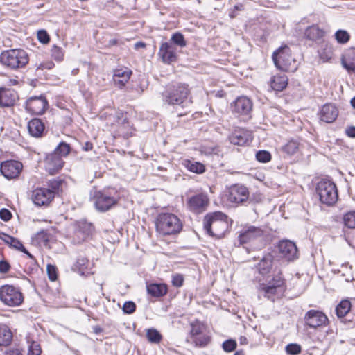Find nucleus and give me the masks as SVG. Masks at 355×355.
<instances>
[{
	"mask_svg": "<svg viewBox=\"0 0 355 355\" xmlns=\"http://www.w3.org/2000/svg\"><path fill=\"white\" fill-rule=\"evenodd\" d=\"M189 94L187 85L177 84L169 87L163 93V100L168 105L184 107L191 103V101L188 100Z\"/></svg>",
	"mask_w": 355,
	"mask_h": 355,
	"instance_id": "obj_3",
	"label": "nucleus"
},
{
	"mask_svg": "<svg viewBox=\"0 0 355 355\" xmlns=\"http://www.w3.org/2000/svg\"><path fill=\"white\" fill-rule=\"evenodd\" d=\"M158 55L166 64L174 62L178 58L177 47L171 42H164L159 47Z\"/></svg>",
	"mask_w": 355,
	"mask_h": 355,
	"instance_id": "obj_15",
	"label": "nucleus"
},
{
	"mask_svg": "<svg viewBox=\"0 0 355 355\" xmlns=\"http://www.w3.org/2000/svg\"><path fill=\"white\" fill-rule=\"evenodd\" d=\"M12 340V333L5 324H0V347L8 346Z\"/></svg>",
	"mask_w": 355,
	"mask_h": 355,
	"instance_id": "obj_34",
	"label": "nucleus"
},
{
	"mask_svg": "<svg viewBox=\"0 0 355 355\" xmlns=\"http://www.w3.org/2000/svg\"><path fill=\"white\" fill-rule=\"evenodd\" d=\"M101 117L105 119L107 121V123H110L111 125L125 124L128 122L127 118L123 112L115 111L112 109H109L107 112L102 114Z\"/></svg>",
	"mask_w": 355,
	"mask_h": 355,
	"instance_id": "obj_22",
	"label": "nucleus"
},
{
	"mask_svg": "<svg viewBox=\"0 0 355 355\" xmlns=\"http://www.w3.org/2000/svg\"><path fill=\"white\" fill-rule=\"evenodd\" d=\"M157 232L163 236L178 234L182 229V223L178 216L172 213H161L155 222Z\"/></svg>",
	"mask_w": 355,
	"mask_h": 355,
	"instance_id": "obj_2",
	"label": "nucleus"
},
{
	"mask_svg": "<svg viewBox=\"0 0 355 355\" xmlns=\"http://www.w3.org/2000/svg\"><path fill=\"white\" fill-rule=\"evenodd\" d=\"M209 199L204 194H198L190 198L187 206L190 211L199 214L204 211L208 205Z\"/></svg>",
	"mask_w": 355,
	"mask_h": 355,
	"instance_id": "obj_17",
	"label": "nucleus"
},
{
	"mask_svg": "<svg viewBox=\"0 0 355 355\" xmlns=\"http://www.w3.org/2000/svg\"><path fill=\"white\" fill-rule=\"evenodd\" d=\"M170 41V42L172 43L175 46H177L180 48H184L187 46V42L184 39V37L180 32L173 33L171 37Z\"/></svg>",
	"mask_w": 355,
	"mask_h": 355,
	"instance_id": "obj_40",
	"label": "nucleus"
},
{
	"mask_svg": "<svg viewBox=\"0 0 355 355\" xmlns=\"http://www.w3.org/2000/svg\"><path fill=\"white\" fill-rule=\"evenodd\" d=\"M341 64L349 74H355V48L347 49L341 57Z\"/></svg>",
	"mask_w": 355,
	"mask_h": 355,
	"instance_id": "obj_21",
	"label": "nucleus"
},
{
	"mask_svg": "<svg viewBox=\"0 0 355 355\" xmlns=\"http://www.w3.org/2000/svg\"><path fill=\"white\" fill-rule=\"evenodd\" d=\"M6 355H22L18 349H10L6 351Z\"/></svg>",
	"mask_w": 355,
	"mask_h": 355,
	"instance_id": "obj_60",
	"label": "nucleus"
},
{
	"mask_svg": "<svg viewBox=\"0 0 355 355\" xmlns=\"http://www.w3.org/2000/svg\"><path fill=\"white\" fill-rule=\"evenodd\" d=\"M319 56L322 62H329L334 56V53L331 47L326 46L323 49L319 52Z\"/></svg>",
	"mask_w": 355,
	"mask_h": 355,
	"instance_id": "obj_45",
	"label": "nucleus"
},
{
	"mask_svg": "<svg viewBox=\"0 0 355 355\" xmlns=\"http://www.w3.org/2000/svg\"><path fill=\"white\" fill-rule=\"evenodd\" d=\"M324 31L316 25L308 27L304 33L305 37L312 41L322 39L324 35Z\"/></svg>",
	"mask_w": 355,
	"mask_h": 355,
	"instance_id": "obj_32",
	"label": "nucleus"
},
{
	"mask_svg": "<svg viewBox=\"0 0 355 355\" xmlns=\"http://www.w3.org/2000/svg\"><path fill=\"white\" fill-rule=\"evenodd\" d=\"M53 198L54 191L48 188H37L31 194V200L37 206L47 205Z\"/></svg>",
	"mask_w": 355,
	"mask_h": 355,
	"instance_id": "obj_11",
	"label": "nucleus"
},
{
	"mask_svg": "<svg viewBox=\"0 0 355 355\" xmlns=\"http://www.w3.org/2000/svg\"><path fill=\"white\" fill-rule=\"evenodd\" d=\"M132 71L127 67H121L114 71L113 79L119 87L124 86L129 80Z\"/></svg>",
	"mask_w": 355,
	"mask_h": 355,
	"instance_id": "obj_27",
	"label": "nucleus"
},
{
	"mask_svg": "<svg viewBox=\"0 0 355 355\" xmlns=\"http://www.w3.org/2000/svg\"><path fill=\"white\" fill-rule=\"evenodd\" d=\"M136 309L135 304L132 301L125 302L123 306V311L127 314H131L135 312Z\"/></svg>",
	"mask_w": 355,
	"mask_h": 355,
	"instance_id": "obj_54",
	"label": "nucleus"
},
{
	"mask_svg": "<svg viewBox=\"0 0 355 355\" xmlns=\"http://www.w3.org/2000/svg\"><path fill=\"white\" fill-rule=\"evenodd\" d=\"M147 292L155 297L164 296L167 293V287L164 284H150L147 285Z\"/></svg>",
	"mask_w": 355,
	"mask_h": 355,
	"instance_id": "obj_33",
	"label": "nucleus"
},
{
	"mask_svg": "<svg viewBox=\"0 0 355 355\" xmlns=\"http://www.w3.org/2000/svg\"><path fill=\"white\" fill-rule=\"evenodd\" d=\"M0 239L8 245L10 248L19 250L26 254L29 258L34 259L33 256L26 250L21 242L17 239L11 236L4 232H0Z\"/></svg>",
	"mask_w": 355,
	"mask_h": 355,
	"instance_id": "obj_23",
	"label": "nucleus"
},
{
	"mask_svg": "<svg viewBox=\"0 0 355 355\" xmlns=\"http://www.w3.org/2000/svg\"><path fill=\"white\" fill-rule=\"evenodd\" d=\"M275 66L280 70L294 72L297 69V63L292 57L290 48L285 45L280 47L272 54Z\"/></svg>",
	"mask_w": 355,
	"mask_h": 355,
	"instance_id": "obj_4",
	"label": "nucleus"
},
{
	"mask_svg": "<svg viewBox=\"0 0 355 355\" xmlns=\"http://www.w3.org/2000/svg\"><path fill=\"white\" fill-rule=\"evenodd\" d=\"M344 225L350 229H355V211L346 213L343 218Z\"/></svg>",
	"mask_w": 355,
	"mask_h": 355,
	"instance_id": "obj_43",
	"label": "nucleus"
},
{
	"mask_svg": "<svg viewBox=\"0 0 355 355\" xmlns=\"http://www.w3.org/2000/svg\"><path fill=\"white\" fill-rule=\"evenodd\" d=\"M263 233L261 227L253 225L245 226L240 232L239 240L241 244L247 243L261 237Z\"/></svg>",
	"mask_w": 355,
	"mask_h": 355,
	"instance_id": "obj_14",
	"label": "nucleus"
},
{
	"mask_svg": "<svg viewBox=\"0 0 355 355\" xmlns=\"http://www.w3.org/2000/svg\"><path fill=\"white\" fill-rule=\"evenodd\" d=\"M301 351V346L295 343L288 344L286 347V352L290 355H297Z\"/></svg>",
	"mask_w": 355,
	"mask_h": 355,
	"instance_id": "obj_48",
	"label": "nucleus"
},
{
	"mask_svg": "<svg viewBox=\"0 0 355 355\" xmlns=\"http://www.w3.org/2000/svg\"><path fill=\"white\" fill-rule=\"evenodd\" d=\"M184 278L182 275H175L173 276L172 284L175 287H180L182 286Z\"/></svg>",
	"mask_w": 355,
	"mask_h": 355,
	"instance_id": "obj_56",
	"label": "nucleus"
},
{
	"mask_svg": "<svg viewBox=\"0 0 355 355\" xmlns=\"http://www.w3.org/2000/svg\"><path fill=\"white\" fill-rule=\"evenodd\" d=\"M272 266V259L270 257H264L259 262L258 268L259 272L264 275L269 272Z\"/></svg>",
	"mask_w": 355,
	"mask_h": 355,
	"instance_id": "obj_42",
	"label": "nucleus"
},
{
	"mask_svg": "<svg viewBox=\"0 0 355 355\" xmlns=\"http://www.w3.org/2000/svg\"><path fill=\"white\" fill-rule=\"evenodd\" d=\"M304 320L306 324L311 328L324 325L328 320L327 317L322 312L317 310L309 311L304 316Z\"/></svg>",
	"mask_w": 355,
	"mask_h": 355,
	"instance_id": "obj_16",
	"label": "nucleus"
},
{
	"mask_svg": "<svg viewBox=\"0 0 355 355\" xmlns=\"http://www.w3.org/2000/svg\"><path fill=\"white\" fill-rule=\"evenodd\" d=\"M1 62L12 69L25 67L28 62V55L23 49H10L3 52Z\"/></svg>",
	"mask_w": 355,
	"mask_h": 355,
	"instance_id": "obj_5",
	"label": "nucleus"
},
{
	"mask_svg": "<svg viewBox=\"0 0 355 355\" xmlns=\"http://www.w3.org/2000/svg\"><path fill=\"white\" fill-rule=\"evenodd\" d=\"M48 103L43 97H31L26 103V109L33 114L40 115L44 112Z\"/></svg>",
	"mask_w": 355,
	"mask_h": 355,
	"instance_id": "obj_18",
	"label": "nucleus"
},
{
	"mask_svg": "<svg viewBox=\"0 0 355 355\" xmlns=\"http://www.w3.org/2000/svg\"><path fill=\"white\" fill-rule=\"evenodd\" d=\"M89 260L85 257L80 256L73 265L72 270L80 275H87L89 273Z\"/></svg>",
	"mask_w": 355,
	"mask_h": 355,
	"instance_id": "obj_30",
	"label": "nucleus"
},
{
	"mask_svg": "<svg viewBox=\"0 0 355 355\" xmlns=\"http://www.w3.org/2000/svg\"><path fill=\"white\" fill-rule=\"evenodd\" d=\"M249 198L248 189L243 185L236 184L232 185L229 189L228 200L236 205H242Z\"/></svg>",
	"mask_w": 355,
	"mask_h": 355,
	"instance_id": "obj_9",
	"label": "nucleus"
},
{
	"mask_svg": "<svg viewBox=\"0 0 355 355\" xmlns=\"http://www.w3.org/2000/svg\"><path fill=\"white\" fill-rule=\"evenodd\" d=\"M351 105L355 109V96L351 99Z\"/></svg>",
	"mask_w": 355,
	"mask_h": 355,
	"instance_id": "obj_64",
	"label": "nucleus"
},
{
	"mask_svg": "<svg viewBox=\"0 0 355 355\" xmlns=\"http://www.w3.org/2000/svg\"><path fill=\"white\" fill-rule=\"evenodd\" d=\"M70 152V146L65 142H61L54 150L53 153L58 155L61 159L66 157Z\"/></svg>",
	"mask_w": 355,
	"mask_h": 355,
	"instance_id": "obj_41",
	"label": "nucleus"
},
{
	"mask_svg": "<svg viewBox=\"0 0 355 355\" xmlns=\"http://www.w3.org/2000/svg\"><path fill=\"white\" fill-rule=\"evenodd\" d=\"M252 107V103L251 101L245 96H241L234 101L233 112L245 115L250 112Z\"/></svg>",
	"mask_w": 355,
	"mask_h": 355,
	"instance_id": "obj_25",
	"label": "nucleus"
},
{
	"mask_svg": "<svg viewBox=\"0 0 355 355\" xmlns=\"http://www.w3.org/2000/svg\"><path fill=\"white\" fill-rule=\"evenodd\" d=\"M285 291V282L280 275L275 276L267 284H260L259 287L260 293L272 301L281 297Z\"/></svg>",
	"mask_w": 355,
	"mask_h": 355,
	"instance_id": "obj_6",
	"label": "nucleus"
},
{
	"mask_svg": "<svg viewBox=\"0 0 355 355\" xmlns=\"http://www.w3.org/2000/svg\"><path fill=\"white\" fill-rule=\"evenodd\" d=\"M351 309V302L347 300H342L336 308V312L338 318H344Z\"/></svg>",
	"mask_w": 355,
	"mask_h": 355,
	"instance_id": "obj_37",
	"label": "nucleus"
},
{
	"mask_svg": "<svg viewBox=\"0 0 355 355\" xmlns=\"http://www.w3.org/2000/svg\"><path fill=\"white\" fill-rule=\"evenodd\" d=\"M316 190L320 200L323 204L332 205L338 200L336 186L330 180H322L320 181Z\"/></svg>",
	"mask_w": 355,
	"mask_h": 355,
	"instance_id": "obj_7",
	"label": "nucleus"
},
{
	"mask_svg": "<svg viewBox=\"0 0 355 355\" xmlns=\"http://www.w3.org/2000/svg\"><path fill=\"white\" fill-rule=\"evenodd\" d=\"M210 340V336L206 334H201L193 338V342L195 343L196 346L200 347H203L207 345Z\"/></svg>",
	"mask_w": 355,
	"mask_h": 355,
	"instance_id": "obj_46",
	"label": "nucleus"
},
{
	"mask_svg": "<svg viewBox=\"0 0 355 355\" xmlns=\"http://www.w3.org/2000/svg\"><path fill=\"white\" fill-rule=\"evenodd\" d=\"M37 39L42 44H47L49 42V35L44 30H40L37 32Z\"/></svg>",
	"mask_w": 355,
	"mask_h": 355,
	"instance_id": "obj_55",
	"label": "nucleus"
},
{
	"mask_svg": "<svg viewBox=\"0 0 355 355\" xmlns=\"http://www.w3.org/2000/svg\"><path fill=\"white\" fill-rule=\"evenodd\" d=\"M300 148V143L296 139L289 140L282 147V150L286 155L291 156L295 155Z\"/></svg>",
	"mask_w": 355,
	"mask_h": 355,
	"instance_id": "obj_36",
	"label": "nucleus"
},
{
	"mask_svg": "<svg viewBox=\"0 0 355 355\" xmlns=\"http://www.w3.org/2000/svg\"><path fill=\"white\" fill-rule=\"evenodd\" d=\"M117 40L116 39H112L110 40L109 42H108V45L109 46H114V45H116L117 44Z\"/></svg>",
	"mask_w": 355,
	"mask_h": 355,
	"instance_id": "obj_63",
	"label": "nucleus"
},
{
	"mask_svg": "<svg viewBox=\"0 0 355 355\" xmlns=\"http://www.w3.org/2000/svg\"><path fill=\"white\" fill-rule=\"evenodd\" d=\"M346 135L349 137H355V126H351L345 130Z\"/></svg>",
	"mask_w": 355,
	"mask_h": 355,
	"instance_id": "obj_59",
	"label": "nucleus"
},
{
	"mask_svg": "<svg viewBox=\"0 0 355 355\" xmlns=\"http://www.w3.org/2000/svg\"><path fill=\"white\" fill-rule=\"evenodd\" d=\"M44 124L40 119H33L28 123L30 135L34 137H40L44 131Z\"/></svg>",
	"mask_w": 355,
	"mask_h": 355,
	"instance_id": "obj_28",
	"label": "nucleus"
},
{
	"mask_svg": "<svg viewBox=\"0 0 355 355\" xmlns=\"http://www.w3.org/2000/svg\"><path fill=\"white\" fill-rule=\"evenodd\" d=\"M51 55L55 60L61 61L64 56L62 48L54 45L51 49Z\"/></svg>",
	"mask_w": 355,
	"mask_h": 355,
	"instance_id": "obj_51",
	"label": "nucleus"
},
{
	"mask_svg": "<svg viewBox=\"0 0 355 355\" xmlns=\"http://www.w3.org/2000/svg\"><path fill=\"white\" fill-rule=\"evenodd\" d=\"M335 39L339 44H346L350 39V35L345 30H338L335 33Z\"/></svg>",
	"mask_w": 355,
	"mask_h": 355,
	"instance_id": "obj_44",
	"label": "nucleus"
},
{
	"mask_svg": "<svg viewBox=\"0 0 355 355\" xmlns=\"http://www.w3.org/2000/svg\"><path fill=\"white\" fill-rule=\"evenodd\" d=\"M16 99V94L13 90L0 89V106L9 107L14 104Z\"/></svg>",
	"mask_w": 355,
	"mask_h": 355,
	"instance_id": "obj_29",
	"label": "nucleus"
},
{
	"mask_svg": "<svg viewBox=\"0 0 355 355\" xmlns=\"http://www.w3.org/2000/svg\"><path fill=\"white\" fill-rule=\"evenodd\" d=\"M47 274L49 279L51 281H55L57 279L58 274H57V268L55 266L48 264L46 267Z\"/></svg>",
	"mask_w": 355,
	"mask_h": 355,
	"instance_id": "obj_52",
	"label": "nucleus"
},
{
	"mask_svg": "<svg viewBox=\"0 0 355 355\" xmlns=\"http://www.w3.org/2000/svg\"><path fill=\"white\" fill-rule=\"evenodd\" d=\"M146 338L150 343L158 344L162 340V336L157 329L150 328L146 330Z\"/></svg>",
	"mask_w": 355,
	"mask_h": 355,
	"instance_id": "obj_39",
	"label": "nucleus"
},
{
	"mask_svg": "<svg viewBox=\"0 0 355 355\" xmlns=\"http://www.w3.org/2000/svg\"><path fill=\"white\" fill-rule=\"evenodd\" d=\"M63 166V159L55 153H51L47 155L44 159L45 169L50 175L57 173Z\"/></svg>",
	"mask_w": 355,
	"mask_h": 355,
	"instance_id": "obj_19",
	"label": "nucleus"
},
{
	"mask_svg": "<svg viewBox=\"0 0 355 355\" xmlns=\"http://www.w3.org/2000/svg\"><path fill=\"white\" fill-rule=\"evenodd\" d=\"M93 148L92 144L90 142H86L83 146V148L85 151L91 150Z\"/></svg>",
	"mask_w": 355,
	"mask_h": 355,
	"instance_id": "obj_61",
	"label": "nucleus"
},
{
	"mask_svg": "<svg viewBox=\"0 0 355 355\" xmlns=\"http://www.w3.org/2000/svg\"><path fill=\"white\" fill-rule=\"evenodd\" d=\"M227 216L220 212L216 211L205 216L204 229L210 236L216 238H222L228 230Z\"/></svg>",
	"mask_w": 355,
	"mask_h": 355,
	"instance_id": "obj_1",
	"label": "nucleus"
},
{
	"mask_svg": "<svg viewBox=\"0 0 355 355\" xmlns=\"http://www.w3.org/2000/svg\"><path fill=\"white\" fill-rule=\"evenodd\" d=\"M23 168L21 162L15 160H8L1 163L0 171L7 179H15L19 176Z\"/></svg>",
	"mask_w": 355,
	"mask_h": 355,
	"instance_id": "obj_12",
	"label": "nucleus"
},
{
	"mask_svg": "<svg viewBox=\"0 0 355 355\" xmlns=\"http://www.w3.org/2000/svg\"><path fill=\"white\" fill-rule=\"evenodd\" d=\"M182 164L188 171L192 173L200 174L204 173L205 171V166L204 164L194 160L184 159Z\"/></svg>",
	"mask_w": 355,
	"mask_h": 355,
	"instance_id": "obj_35",
	"label": "nucleus"
},
{
	"mask_svg": "<svg viewBox=\"0 0 355 355\" xmlns=\"http://www.w3.org/2000/svg\"><path fill=\"white\" fill-rule=\"evenodd\" d=\"M94 198L95 207L96 209L101 211H106L110 209L118 201L115 197L103 191H98Z\"/></svg>",
	"mask_w": 355,
	"mask_h": 355,
	"instance_id": "obj_13",
	"label": "nucleus"
},
{
	"mask_svg": "<svg viewBox=\"0 0 355 355\" xmlns=\"http://www.w3.org/2000/svg\"><path fill=\"white\" fill-rule=\"evenodd\" d=\"M256 158L259 162L266 163L271 159V155L268 151L259 150L256 154Z\"/></svg>",
	"mask_w": 355,
	"mask_h": 355,
	"instance_id": "obj_50",
	"label": "nucleus"
},
{
	"mask_svg": "<svg viewBox=\"0 0 355 355\" xmlns=\"http://www.w3.org/2000/svg\"><path fill=\"white\" fill-rule=\"evenodd\" d=\"M93 231L92 225L86 220H80L76 223L75 234L78 237V242L84 241Z\"/></svg>",
	"mask_w": 355,
	"mask_h": 355,
	"instance_id": "obj_26",
	"label": "nucleus"
},
{
	"mask_svg": "<svg viewBox=\"0 0 355 355\" xmlns=\"http://www.w3.org/2000/svg\"><path fill=\"white\" fill-rule=\"evenodd\" d=\"M144 46H145V44L141 42H138L135 43V48L136 49H137L139 48H141V47L143 48Z\"/></svg>",
	"mask_w": 355,
	"mask_h": 355,
	"instance_id": "obj_62",
	"label": "nucleus"
},
{
	"mask_svg": "<svg viewBox=\"0 0 355 355\" xmlns=\"http://www.w3.org/2000/svg\"><path fill=\"white\" fill-rule=\"evenodd\" d=\"M0 300L6 306L15 307L21 304L24 297L19 288L6 284L0 287Z\"/></svg>",
	"mask_w": 355,
	"mask_h": 355,
	"instance_id": "obj_8",
	"label": "nucleus"
},
{
	"mask_svg": "<svg viewBox=\"0 0 355 355\" xmlns=\"http://www.w3.org/2000/svg\"><path fill=\"white\" fill-rule=\"evenodd\" d=\"M28 353V355H40L42 350L40 344L33 340L29 336H26Z\"/></svg>",
	"mask_w": 355,
	"mask_h": 355,
	"instance_id": "obj_38",
	"label": "nucleus"
},
{
	"mask_svg": "<svg viewBox=\"0 0 355 355\" xmlns=\"http://www.w3.org/2000/svg\"><path fill=\"white\" fill-rule=\"evenodd\" d=\"M229 139L234 145L243 146L252 140V135L245 129H237L230 135Z\"/></svg>",
	"mask_w": 355,
	"mask_h": 355,
	"instance_id": "obj_20",
	"label": "nucleus"
},
{
	"mask_svg": "<svg viewBox=\"0 0 355 355\" xmlns=\"http://www.w3.org/2000/svg\"><path fill=\"white\" fill-rule=\"evenodd\" d=\"M338 272L341 273V275L345 277V280L346 282H350L354 279L351 268H348L346 264H343L341 266V269L338 270Z\"/></svg>",
	"mask_w": 355,
	"mask_h": 355,
	"instance_id": "obj_47",
	"label": "nucleus"
},
{
	"mask_svg": "<svg viewBox=\"0 0 355 355\" xmlns=\"http://www.w3.org/2000/svg\"><path fill=\"white\" fill-rule=\"evenodd\" d=\"M237 343L234 340L229 339L223 342L222 347L226 352H232L236 348Z\"/></svg>",
	"mask_w": 355,
	"mask_h": 355,
	"instance_id": "obj_49",
	"label": "nucleus"
},
{
	"mask_svg": "<svg viewBox=\"0 0 355 355\" xmlns=\"http://www.w3.org/2000/svg\"><path fill=\"white\" fill-rule=\"evenodd\" d=\"M10 264L6 261H0V272L6 273L10 270Z\"/></svg>",
	"mask_w": 355,
	"mask_h": 355,
	"instance_id": "obj_58",
	"label": "nucleus"
},
{
	"mask_svg": "<svg viewBox=\"0 0 355 355\" xmlns=\"http://www.w3.org/2000/svg\"><path fill=\"white\" fill-rule=\"evenodd\" d=\"M272 89L275 91L281 92L288 85V78L285 75H276L271 78L270 81Z\"/></svg>",
	"mask_w": 355,
	"mask_h": 355,
	"instance_id": "obj_31",
	"label": "nucleus"
},
{
	"mask_svg": "<svg viewBox=\"0 0 355 355\" xmlns=\"http://www.w3.org/2000/svg\"><path fill=\"white\" fill-rule=\"evenodd\" d=\"M320 114L322 121L326 123H332L338 116V110L334 105L327 103L323 105Z\"/></svg>",
	"mask_w": 355,
	"mask_h": 355,
	"instance_id": "obj_24",
	"label": "nucleus"
},
{
	"mask_svg": "<svg viewBox=\"0 0 355 355\" xmlns=\"http://www.w3.org/2000/svg\"><path fill=\"white\" fill-rule=\"evenodd\" d=\"M202 329H203L202 326L199 323L192 324L191 329V336L193 337V338H194L195 337H197V336L201 335Z\"/></svg>",
	"mask_w": 355,
	"mask_h": 355,
	"instance_id": "obj_53",
	"label": "nucleus"
},
{
	"mask_svg": "<svg viewBox=\"0 0 355 355\" xmlns=\"http://www.w3.org/2000/svg\"><path fill=\"white\" fill-rule=\"evenodd\" d=\"M280 256L287 261H293L298 258L299 254L296 244L290 240H282L278 244Z\"/></svg>",
	"mask_w": 355,
	"mask_h": 355,
	"instance_id": "obj_10",
	"label": "nucleus"
},
{
	"mask_svg": "<svg viewBox=\"0 0 355 355\" xmlns=\"http://www.w3.org/2000/svg\"><path fill=\"white\" fill-rule=\"evenodd\" d=\"M12 217L10 211L6 209H1L0 210V218L4 221H8Z\"/></svg>",
	"mask_w": 355,
	"mask_h": 355,
	"instance_id": "obj_57",
	"label": "nucleus"
}]
</instances>
